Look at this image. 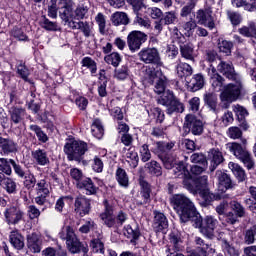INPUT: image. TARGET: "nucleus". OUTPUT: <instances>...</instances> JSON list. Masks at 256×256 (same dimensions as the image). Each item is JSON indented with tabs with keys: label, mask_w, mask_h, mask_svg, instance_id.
Segmentation results:
<instances>
[{
	"label": "nucleus",
	"mask_w": 256,
	"mask_h": 256,
	"mask_svg": "<svg viewBox=\"0 0 256 256\" xmlns=\"http://www.w3.org/2000/svg\"><path fill=\"white\" fill-rule=\"evenodd\" d=\"M172 204L180 217L181 223L193 221V226L199 229L200 233L208 239H213L215 227L219 221L213 216H206L204 219L201 214L197 212L195 204L187 196L183 194H176L172 197Z\"/></svg>",
	"instance_id": "obj_1"
},
{
	"label": "nucleus",
	"mask_w": 256,
	"mask_h": 256,
	"mask_svg": "<svg viewBox=\"0 0 256 256\" xmlns=\"http://www.w3.org/2000/svg\"><path fill=\"white\" fill-rule=\"evenodd\" d=\"M217 71L227 77L232 83L226 85L225 90L220 95L224 109L229 108V104L237 101L241 97L243 91V80L241 75L235 72V68L231 62L220 61L217 65Z\"/></svg>",
	"instance_id": "obj_2"
},
{
	"label": "nucleus",
	"mask_w": 256,
	"mask_h": 256,
	"mask_svg": "<svg viewBox=\"0 0 256 256\" xmlns=\"http://www.w3.org/2000/svg\"><path fill=\"white\" fill-rule=\"evenodd\" d=\"M207 176H200L196 179H193L191 176L189 179L183 180V185L187 191H190L193 195L200 194V197L206 203H211L215 196L209 192V189H207Z\"/></svg>",
	"instance_id": "obj_3"
},
{
	"label": "nucleus",
	"mask_w": 256,
	"mask_h": 256,
	"mask_svg": "<svg viewBox=\"0 0 256 256\" xmlns=\"http://www.w3.org/2000/svg\"><path fill=\"white\" fill-rule=\"evenodd\" d=\"M58 235L62 241H66V245L71 253H81V251L87 253L89 251V249L79 241V238H77L71 226L63 227Z\"/></svg>",
	"instance_id": "obj_4"
},
{
	"label": "nucleus",
	"mask_w": 256,
	"mask_h": 256,
	"mask_svg": "<svg viewBox=\"0 0 256 256\" xmlns=\"http://www.w3.org/2000/svg\"><path fill=\"white\" fill-rule=\"evenodd\" d=\"M87 143L79 140L68 142L64 146V153L67 155L68 161H77L81 163L83 161V155L87 153Z\"/></svg>",
	"instance_id": "obj_5"
},
{
	"label": "nucleus",
	"mask_w": 256,
	"mask_h": 256,
	"mask_svg": "<svg viewBox=\"0 0 256 256\" xmlns=\"http://www.w3.org/2000/svg\"><path fill=\"white\" fill-rule=\"evenodd\" d=\"M227 149L232 153L236 159H239L247 169H251L252 167H255V162L253 161V157L251 156V153L247 151L241 144L237 142H232L226 144Z\"/></svg>",
	"instance_id": "obj_6"
},
{
	"label": "nucleus",
	"mask_w": 256,
	"mask_h": 256,
	"mask_svg": "<svg viewBox=\"0 0 256 256\" xmlns=\"http://www.w3.org/2000/svg\"><path fill=\"white\" fill-rule=\"evenodd\" d=\"M227 149L232 153L236 159H239L247 169H251L252 167H255V162L253 161V157L251 156V153L247 151L241 144L237 142H232L226 144Z\"/></svg>",
	"instance_id": "obj_7"
},
{
	"label": "nucleus",
	"mask_w": 256,
	"mask_h": 256,
	"mask_svg": "<svg viewBox=\"0 0 256 256\" xmlns=\"http://www.w3.org/2000/svg\"><path fill=\"white\" fill-rule=\"evenodd\" d=\"M138 57L140 61L146 64L157 65L158 67L163 65L157 48H144L138 53Z\"/></svg>",
	"instance_id": "obj_8"
},
{
	"label": "nucleus",
	"mask_w": 256,
	"mask_h": 256,
	"mask_svg": "<svg viewBox=\"0 0 256 256\" xmlns=\"http://www.w3.org/2000/svg\"><path fill=\"white\" fill-rule=\"evenodd\" d=\"M183 129L186 133H192V135H202L203 122L193 114H188L185 117Z\"/></svg>",
	"instance_id": "obj_9"
},
{
	"label": "nucleus",
	"mask_w": 256,
	"mask_h": 256,
	"mask_svg": "<svg viewBox=\"0 0 256 256\" xmlns=\"http://www.w3.org/2000/svg\"><path fill=\"white\" fill-rule=\"evenodd\" d=\"M145 41H147V36L141 31H132L127 36L128 47L132 53L139 51V49H141V45H143Z\"/></svg>",
	"instance_id": "obj_10"
},
{
	"label": "nucleus",
	"mask_w": 256,
	"mask_h": 256,
	"mask_svg": "<svg viewBox=\"0 0 256 256\" xmlns=\"http://www.w3.org/2000/svg\"><path fill=\"white\" fill-rule=\"evenodd\" d=\"M4 217L8 225H17L23 220V211L17 206H9L4 211Z\"/></svg>",
	"instance_id": "obj_11"
},
{
	"label": "nucleus",
	"mask_w": 256,
	"mask_h": 256,
	"mask_svg": "<svg viewBox=\"0 0 256 256\" xmlns=\"http://www.w3.org/2000/svg\"><path fill=\"white\" fill-rule=\"evenodd\" d=\"M208 75L210 77V83L216 91H225V78H223L219 73H217V68L213 66V64H210L208 68Z\"/></svg>",
	"instance_id": "obj_12"
},
{
	"label": "nucleus",
	"mask_w": 256,
	"mask_h": 256,
	"mask_svg": "<svg viewBox=\"0 0 256 256\" xmlns=\"http://www.w3.org/2000/svg\"><path fill=\"white\" fill-rule=\"evenodd\" d=\"M74 211L78 213L80 217L89 215V212L91 211V201H89L85 196H78L75 199Z\"/></svg>",
	"instance_id": "obj_13"
},
{
	"label": "nucleus",
	"mask_w": 256,
	"mask_h": 256,
	"mask_svg": "<svg viewBox=\"0 0 256 256\" xmlns=\"http://www.w3.org/2000/svg\"><path fill=\"white\" fill-rule=\"evenodd\" d=\"M166 249H172V251H183L185 249V242L181 232L173 231L169 234V244Z\"/></svg>",
	"instance_id": "obj_14"
},
{
	"label": "nucleus",
	"mask_w": 256,
	"mask_h": 256,
	"mask_svg": "<svg viewBox=\"0 0 256 256\" xmlns=\"http://www.w3.org/2000/svg\"><path fill=\"white\" fill-rule=\"evenodd\" d=\"M155 80L154 91L157 95H161L165 93V89L167 87V76L163 74L161 70H156L152 73Z\"/></svg>",
	"instance_id": "obj_15"
},
{
	"label": "nucleus",
	"mask_w": 256,
	"mask_h": 256,
	"mask_svg": "<svg viewBox=\"0 0 256 256\" xmlns=\"http://www.w3.org/2000/svg\"><path fill=\"white\" fill-rule=\"evenodd\" d=\"M173 147H175L174 142H156L152 151L159 159H163V157H167L171 153Z\"/></svg>",
	"instance_id": "obj_16"
},
{
	"label": "nucleus",
	"mask_w": 256,
	"mask_h": 256,
	"mask_svg": "<svg viewBox=\"0 0 256 256\" xmlns=\"http://www.w3.org/2000/svg\"><path fill=\"white\" fill-rule=\"evenodd\" d=\"M208 159L210 161V171H215L221 163L225 161L223 157V152H221L218 148H212L208 152Z\"/></svg>",
	"instance_id": "obj_17"
},
{
	"label": "nucleus",
	"mask_w": 256,
	"mask_h": 256,
	"mask_svg": "<svg viewBox=\"0 0 256 256\" xmlns=\"http://www.w3.org/2000/svg\"><path fill=\"white\" fill-rule=\"evenodd\" d=\"M113 213V206L106 203L104 212L100 214V219L106 227L115 229V215Z\"/></svg>",
	"instance_id": "obj_18"
},
{
	"label": "nucleus",
	"mask_w": 256,
	"mask_h": 256,
	"mask_svg": "<svg viewBox=\"0 0 256 256\" xmlns=\"http://www.w3.org/2000/svg\"><path fill=\"white\" fill-rule=\"evenodd\" d=\"M216 179L218 181L219 191L225 192L227 191V189L233 188V182L231 181V177H229L227 173L221 170L216 171Z\"/></svg>",
	"instance_id": "obj_19"
},
{
	"label": "nucleus",
	"mask_w": 256,
	"mask_h": 256,
	"mask_svg": "<svg viewBox=\"0 0 256 256\" xmlns=\"http://www.w3.org/2000/svg\"><path fill=\"white\" fill-rule=\"evenodd\" d=\"M43 242L37 233L27 236V247L31 253H41Z\"/></svg>",
	"instance_id": "obj_20"
},
{
	"label": "nucleus",
	"mask_w": 256,
	"mask_h": 256,
	"mask_svg": "<svg viewBox=\"0 0 256 256\" xmlns=\"http://www.w3.org/2000/svg\"><path fill=\"white\" fill-rule=\"evenodd\" d=\"M31 156L35 163L37 165H40L41 167H45L50 163L49 155L47 154L45 149L38 148L36 150H33L31 152Z\"/></svg>",
	"instance_id": "obj_21"
},
{
	"label": "nucleus",
	"mask_w": 256,
	"mask_h": 256,
	"mask_svg": "<svg viewBox=\"0 0 256 256\" xmlns=\"http://www.w3.org/2000/svg\"><path fill=\"white\" fill-rule=\"evenodd\" d=\"M153 229L155 231H163L169 227V222L167 221V217L165 214L159 212V211H154V220H153Z\"/></svg>",
	"instance_id": "obj_22"
},
{
	"label": "nucleus",
	"mask_w": 256,
	"mask_h": 256,
	"mask_svg": "<svg viewBox=\"0 0 256 256\" xmlns=\"http://www.w3.org/2000/svg\"><path fill=\"white\" fill-rule=\"evenodd\" d=\"M0 149H2L4 155L17 153V143L11 138H3V136H0Z\"/></svg>",
	"instance_id": "obj_23"
},
{
	"label": "nucleus",
	"mask_w": 256,
	"mask_h": 256,
	"mask_svg": "<svg viewBox=\"0 0 256 256\" xmlns=\"http://www.w3.org/2000/svg\"><path fill=\"white\" fill-rule=\"evenodd\" d=\"M9 241L12 247H14V249H17V251H21V249L25 247V238L17 230H13L12 232H10Z\"/></svg>",
	"instance_id": "obj_24"
},
{
	"label": "nucleus",
	"mask_w": 256,
	"mask_h": 256,
	"mask_svg": "<svg viewBox=\"0 0 256 256\" xmlns=\"http://www.w3.org/2000/svg\"><path fill=\"white\" fill-rule=\"evenodd\" d=\"M172 169L174 175L179 179H183V181H185V179H190L191 177V173L187 169V165L183 162L176 163Z\"/></svg>",
	"instance_id": "obj_25"
},
{
	"label": "nucleus",
	"mask_w": 256,
	"mask_h": 256,
	"mask_svg": "<svg viewBox=\"0 0 256 256\" xmlns=\"http://www.w3.org/2000/svg\"><path fill=\"white\" fill-rule=\"evenodd\" d=\"M139 183L141 187L140 195L143 199V202H141L140 205H143L151 201V185L141 177L139 179Z\"/></svg>",
	"instance_id": "obj_26"
},
{
	"label": "nucleus",
	"mask_w": 256,
	"mask_h": 256,
	"mask_svg": "<svg viewBox=\"0 0 256 256\" xmlns=\"http://www.w3.org/2000/svg\"><path fill=\"white\" fill-rule=\"evenodd\" d=\"M176 73L181 79H183V77H190V75H193V67H191V65L188 63L178 60L176 65Z\"/></svg>",
	"instance_id": "obj_27"
},
{
	"label": "nucleus",
	"mask_w": 256,
	"mask_h": 256,
	"mask_svg": "<svg viewBox=\"0 0 256 256\" xmlns=\"http://www.w3.org/2000/svg\"><path fill=\"white\" fill-rule=\"evenodd\" d=\"M70 29H79L80 31H82L84 37H87V38L93 35V27L89 25V22H83V21L72 22L70 23Z\"/></svg>",
	"instance_id": "obj_28"
},
{
	"label": "nucleus",
	"mask_w": 256,
	"mask_h": 256,
	"mask_svg": "<svg viewBox=\"0 0 256 256\" xmlns=\"http://www.w3.org/2000/svg\"><path fill=\"white\" fill-rule=\"evenodd\" d=\"M115 179L120 187L127 189L129 187V174L125 169L119 167L115 172Z\"/></svg>",
	"instance_id": "obj_29"
},
{
	"label": "nucleus",
	"mask_w": 256,
	"mask_h": 256,
	"mask_svg": "<svg viewBox=\"0 0 256 256\" xmlns=\"http://www.w3.org/2000/svg\"><path fill=\"white\" fill-rule=\"evenodd\" d=\"M228 167L232 171L233 175L236 177L237 181H239V183H243V181L247 179V174L245 173V170L239 164L235 162H229Z\"/></svg>",
	"instance_id": "obj_30"
},
{
	"label": "nucleus",
	"mask_w": 256,
	"mask_h": 256,
	"mask_svg": "<svg viewBox=\"0 0 256 256\" xmlns=\"http://www.w3.org/2000/svg\"><path fill=\"white\" fill-rule=\"evenodd\" d=\"M77 187L78 189H85L86 195H95L97 193V187L91 178H84L81 182L77 183Z\"/></svg>",
	"instance_id": "obj_31"
},
{
	"label": "nucleus",
	"mask_w": 256,
	"mask_h": 256,
	"mask_svg": "<svg viewBox=\"0 0 256 256\" xmlns=\"http://www.w3.org/2000/svg\"><path fill=\"white\" fill-rule=\"evenodd\" d=\"M25 115H27L25 109L14 107L10 110V121H12L14 125H19V123L25 119Z\"/></svg>",
	"instance_id": "obj_32"
},
{
	"label": "nucleus",
	"mask_w": 256,
	"mask_h": 256,
	"mask_svg": "<svg viewBox=\"0 0 256 256\" xmlns=\"http://www.w3.org/2000/svg\"><path fill=\"white\" fill-rule=\"evenodd\" d=\"M203 85H205V78L201 74H195L188 82V87L193 92L203 89Z\"/></svg>",
	"instance_id": "obj_33"
},
{
	"label": "nucleus",
	"mask_w": 256,
	"mask_h": 256,
	"mask_svg": "<svg viewBox=\"0 0 256 256\" xmlns=\"http://www.w3.org/2000/svg\"><path fill=\"white\" fill-rule=\"evenodd\" d=\"M232 0L233 7H243L244 11H248L249 13H253L256 11V1L255 0Z\"/></svg>",
	"instance_id": "obj_34"
},
{
	"label": "nucleus",
	"mask_w": 256,
	"mask_h": 256,
	"mask_svg": "<svg viewBox=\"0 0 256 256\" xmlns=\"http://www.w3.org/2000/svg\"><path fill=\"white\" fill-rule=\"evenodd\" d=\"M59 17L64 22V25H67L71 28V23H75V11L74 8L68 10H59Z\"/></svg>",
	"instance_id": "obj_35"
},
{
	"label": "nucleus",
	"mask_w": 256,
	"mask_h": 256,
	"mask_svg": "<svg viewBox=\"0 0 256 256\" xmlns=\"http://www.w3.org/2000/svg\"><path fill=\"white\" fill-rule=\"evenodd\" d=\"M166 107V113L168 115H173V113H183V111H185V106L177 98L169 103Z\"/></svg>",
	"instance_id": "obj_36"
},
{
	"label": "nucleus",
	"mask_w": 256,
	"mask_h": 256,
	"mask_svg": "<svg viewBox=\"0 0 256 256\" xmlns=\"http://www.w3.org/2000/svg\"><path fill=\"white\" fill-rule=\"evenodd\" d=\"M124 235L128 239H131V242L133 243V241H137V239H139L141 232L137 226L126 225L124 227Z\"/></svg>",
	"instance_id": "obj_37"
},
{
	"label": "nucleus",
	"mask_w": 256,
	"mask_h": 256,
	"mask_svg": "<svg viewBox=\"0 0 256 256\" xmlns=\"http://www.w3.org/2000/svg\"><path fill=\"white\" fill-rule=\"evenodd\" d=\"M126 161L128 162L131 169H135L139 165V154L135 149L130 148L126 152Z\"/></svg>",
	"instance_id": "obj_38"
},
{
	"label": "nucleus",
	"mask_w": 256,
	"mask_h": 256,
	"mask_svg": "<svg viewBox=\"0 0 256 256\" xmlns=\"http://www.w3.org/2000/svg\"><path fill=\"white\" fill-rule=\"evenodd\" d=\"M204 102L206 105H208L209 109L213 111V113H217V94L207 92L204 94Z\"/></svg>",
	"instance_id": "obj_39"
},
{
	"label": "nucleus",
	"mask_w": 256,
	"mask_h": 256,
	"mask_svg": "<svg viewBox=\"0 0 256 256\" xmlns=\"http://www.w3.org/2000/svg\"><path fill=\"white\" fill-rule=\"evenodd\" d=\"M111 21L113 25H127L129 23V17L125 12H115L112 17Z\"/></svg>",
	"instance_id": "obj_40"
},
{
	"label": "nucleus",
	"mask_w": 256,
	"mask_h": 256,
	"mask_svg": "<svg viewBox=\"0 0 256 256\" xmlns=\"http://www.w3.org/2000/svg\"><path fill=\"white\" fill-rule=\"evenodd\" d=\"M131 71L129 70V67L127 65H123L120 68L115 69L114 71V79H117L118 81H125L126 79H129Z\"/></svg>",
	"instance_id": "obj_41"
},
{
	"label": "nucleus",
	"mask_w": 256,
	"mask_h": 256,
	"mask_svg": "<svg viewBox=\"0 0 256 256\" xmlns=\"http://www.w3.org/2000/svg\"><path fill=\"white\" fill-rule=\"evenodd\" d=\"M104 132L105 130L103 129V123H101V120L95 119L91 126V133L93 137H96V139H101Z\"/></svg>",
	"instance_id": "obj_42"
},
{
	"label": "nucleus",
	"mask_w": 256,
	"mask_h": 256,
	"mask_svg": "<svg viewBox=\"0 0 256 256\" xmlns=\"http://www.w3.org/2000/svg\"><path fill=\"white\" fill-rule=\"evenodd\" d=\"M195 29H197V23L193 20L181 24L182 33H184L186 37H191Z\"/></svg>",
	"instance_id": "obj_43"
},
{
	"label": "nucleus",
	"mask_w": 256,
	"mask_h": 256,
	"mask_svg": "<svg viewBox=\"0 0 256 256\" xmlns=\"http://www.w3.org/2000/svg\"><path fill=\"white\" fill-rule=\"evenodd\" d=\"M146 169L151 175H156V177H161L163 174L161 165L155 160L146 163Z\"/></svg>",
	"instance_id": "obj_44"
},
{
	"label": "nucleus",
	"mask_w": 256,
	"mask_h": 256,
	"mask_svg": "<svg viewBox=\"0 0 256 256\" xmlns=\"http://www.w3.org/2000/svg\"><path fill=\"white\" fill-rule=\"evenodd\" d=\"M82 67H86V69H89L91 75L97 74V62L93 60L91 57H84L81 61Z\"/></svg>",
	"instance_id": "obj_45"
},
{
	"label": "nucleus",
	"mask_w": 256,
	"mask_h": 256,
	"mask_svg": "<svg viewBox=\"0 0 256 256\" xmlns=\"http://www.w3.org/2000/svg\"><path fill=\"white\" fill-rule=\"evenodd\" d=\"M40 27H42V29H45L46 31H57V29H59V25H57V22L49 20L47 16H42V19L40 21Z\"/></svg>",
	"instance_id": "obj_46"
},
{
	"label": "nucleus",
	"mask_w": 256,
	"mask_h": 256,
	"mask_svg": "<svg viewBox=\"0 0 256 256\" xmlns=\"http://www.w3.org/2000/svg\"><path fill=\"white\" fill-rule=\"evenodd\" d=\"M163 95L158 99L159 105H163L164 107H167L175 98V95L173 94V91L166 90L162 92Z\"/></svg>",
	"instance_id": "obj_47"
},
{
	"label": "nucleus",
	"mask_w": 256,
	"mask_h": 256,
	"mask_svg": "<svg viewBox=\"0 0 256 256\" xmlns=\"http://www.w3.org/2000/svg\"><path fill=\"white\" fill-rule=\"evenodd\" d=\"M196 19L200 25H207V21H211V10H199Z\"/></svg>",
	"instance_id": "obj_48"
},
{
	"label": "nucleus",
	"mask_w": 256,
	"mask_h": 256,
	"mask_svg": "<svg viewBox=\"0 0 256 256\" xmlns=\"http://www.w3.org/2000/svg\"><path fill=\"white\" fill-rule=\"evenodd\" d=\"M23 185L26 189L29 191L33 190L35 188V185H37V179L35 178V175L32 173H27L24 176Z\"/></svg>",
	"instance_id": "obj_49"
},
{
	"label": "nucleus",
	"mask_w": 256,
	"mask_h": 256,
	"mask_svg": "<svg viewBox=\"0 0 256 256\" xmlns=\"http://www.w3.org/2000/svg\"><path fill=\"white\" fill-rule=\"evenodd\" d=\"M30 131L35 132V135L41 143H47L49 141V137L43 132L41 127L37 125H30Z\"/></svg>",
	"instance_id": "obj_50"
},
{
	"label": "nucleus",
	"mask_w": 256,
	"mask_h": 256,
	"mask_svg": "<svg viewBox=\"0 0 256 256\" xmlns=\"http://www.w3.org/2000/svg\"><path fill=\"white\" fill-rule=\"evenodd\" d=\"M232 111H234L236 117H238V121H243V119L249 115L247 109L239 104L232 106Z\"/></svg>",
	"instance_id": "obj_51"
},
{
	"label": "nucleus",
	"mask_w": 256,
	"mask_h": 256,
	"mask_svg": "<svg viewBox=\"0 0 256 256\" xmlns=\"http://www.w3.org/2000/svg\"><path fill=\"white\" fill-rule=\"evenodd\" d=\"M90 247L92 248V251L94 253H101V254L105 253V244L99 238L93 239L90 242Z\"/></svg>",
	"instance_id": "obj_52"
},
{
	"label": "nucleus",
	"mask_w": 256,
	"mask_h": 256,
	"mask_svg": "<svg viewBox=\"0 0 256 256\" xmlns=\"http://www.w3.org/2000/svg\"><path fill=\"white\" fill-rule=\"evenodd\" d=\"M180 53L184 59L187 61H194L193 57V47L189 45H182L180 46Z\"/></svg>",
	"instance_id": "obj_53"
},
{
	"label": "nucleus",
	"mask_w": 256,
	"mask_h": 256,
	"mask_svg": "<svg viewBox=\"0 0 256 256\" xmlns=\"http://www.w3.org/2000/svg\"><path fill=\"white\" fill-rule=\"evenodd\" d=\"M105 61L108 63V65L119 67V63H121V55L117 52H113L105 57Z\"/></svg>",
	"instance_id": "obj_54"
},
{
	"label": "nucleus",
	"mask_w": 256,
	"mask_h": 256,
	"mask_svg": "<svg viewBox=\"0 0 256 256\" xmlns=\"http://www.w3.org/2000/svg\"><path fill=\"white\" fill-rule=\"evenodd\" d=\"M74 13V19H85V15L89 13V6L85 4H79Z\"/></svg>",
	"instance_id": "obj_55"
},
{
	"label": "nucleus",
	"mask_w": 256,
	"mask_h": 256,
	"mask_svg": "<svg viewBox=\"0 0 256 256\" xmlns=\"http://www.w3.org/2000/svg\"><path fill=\"white\" fill-rule=\"evenodd\" d=\"M95 21L99 27V33L105 35V33H107L105 15H103V13H98L95 17Z\"/></svg>",
	"instance_id": "obj_56"
},
{
	"label": "nucleus",
	"mask_w": 256,
	"mask_h": 256,
	"mask_svg": "<svg viewBox=\"0 0 256 256\" xmlns=\"http://www.w3.org/2000/svg\"><path fill=\"white\" fill-rule=\"evenodd\" d=\"M230 206H231L232 211L239 218L245 217V207H243V205H241V203H239L237 201H232V202H230Z\"/></svg>",
	"instance_id": "obj_57"
},
{
	"label": "nucleus",
	"mask_w": 256,
	"mask_h": 256,
	"mask_svg": "<svg viewBox=\"0 0 256 256\" xmlns=\"http://www.w3.org/2000/svg\"><path fill=\"white\" fill-rule=\"evenodd\" d=\"M160 160L162 161L165 169H173V167H175V164L177 163L175 156L171 155V153L160 158Z\"/></svg>",
	"instance_id": "obj_58"
},
{
	"label": "nucleus",
	"mask_w": 256,
	"mask_h": 256,
	"mask_svg": "<svg viewBox=\"0 0 256 256\" xmlns=\"http://www.w3.org/2000/svg\"><path fill=\"white\" fill-rule=\"evenodd\" d=\"M218 48L220 53H225L226 55H231V49H233V42L223 40L218 43Z\"/></svg>",
	"instance_id": "obj_59"
},
{
	"label": "nucleus",
	"mask_w": 256,
	"mask_h": 256,
	"mask_svg": "<svg viewBox=\"0 0 256 256\" xmlns=\"http://www.w3.org/2000/svg\"><path fill=\"white\" fill-rule=\"evenodd\" d=\"M36 193L37 195H49V188L47 186V181L40 180L36 183Z\"/></svg>",
	"instance_id": "obj_60"
},
{
	"label": "nucleus",
	"mask_w": 256,
	"mask_h": 256,
	"mask_svg": "<svg viewBox=\"0 0 256 256\" xmlns=\"http://www.w3.org/2000/svg\"><path fill=\"white\" fill-rule=\"evenodd\" d=\"M191 163H198L199 165H203V167H207V158L203 155V153H194L190 157Z\"/></svg>",
	"instance_id": "obj_61"
},
{
	"label": "nucleus",
	"mask_w": 256,
	"mask_h": 256,
	"mask_svg": "<svg viewBox=\"0 0 256 256\" xmlns=\"http://www.w3.org/2000/svg\"><path fill=\"white\" fill-rule=\"evenodd\" d=\"M0 171L6 175H11V159L7 160V158H0Z\"/></svg>",
	"instance_id": "obj_62"
},
{
	"label": "nucleus",
	"mask_w": 256,
	"mask_h": 256,
	"mask_svg": "<svg viewBox=\"0 0 256 256\" xmlns=\"http://www.w3.org/2000/svg\"><path fill=\"white\" fill-rule=\"evenodd\" d=\"M227 17L232 23V25H239L241 21H243V18L241 17V14L235 12V11H228Z\"/></svg>",
	"instance_id": "obj_63"
},
{
	"label": "nucleus",
	"mask_w": 256,
	"mask_h": 256,
	"mask_svg": "<svg viewBox=\"0 0 256 256\" xmlns=\"http://www.w3.org/2000/svg\"><path fill=\"white\" fill-rule=\"evenodd\" d=\"M3 188L7 191V193H16L17 192V183L13 181V179L8 178L2 185Z\"/></svg>",
	"instance_id": "obj_64"
}]
</instances>
